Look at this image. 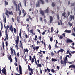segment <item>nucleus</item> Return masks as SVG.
<instances>
[{
    "mask_svg": "<svg viewBox=\"0 0 75 75\" xmlns=\"http://www.w3.org/2000/svg\"><path fill=\"white\" fill-rule=\"evenodd\" d=\"M29 18L30 20H32V18H31V16L30 15H28Z\"/></svg>",
    "mask_w": 75,
    "mask_h": 75,
    "instance_id": "obj_61",
    "label": "nucleus"
},
{
    "mask_svg": "<svg viewBox=\"0 0 75 75\" xmlns=\"http://www.w3.org/2000/svg\"><path fill=\"white\" fill-rule=\"evenodd\" d=\"M35 50L36 51H37V50H38V49H39V46H36L35 47Z\"/></svg>",
    "mask_w": 75,
    "mask_h": 75,
    "instance_id": "obj_34",
    "label": "nucleus"
},
{
    "mask_svg": "<svg viewBox=\"0 0 75 75\" xmlns=\"http://www.w3.org/2000/svg\"><path fill=\"white\" fill-rule=\"evenodd\" d=\"M60 52H63L64 51V50L62 49H61L60 50Z\"/></svg>",
    "mask_w": 75,
    "mask_h": 75,
    "instance_id": "obj_43",
    "label": "nucleus"
},
{
    "mask_svg": "<svg viewBox=\"0 0 75 75\" xmlns=\"http://www.w3.org/2000/svg\"><path fill=\"white\" fill-rule=\"evenodd\" d=\"M55 48H59V47L58 46H57V45H56V44H55Z\"/></svg>",
    "mask_w": 75,
    "mask_h": 75,
    "instance_id": "obj_49",
    "label": "nucleus"
},
{
    "mask_svg": "<svg viewBox=\"0 0 75 75\" xmlns=\"http://www.w3.org/2000/svg\"><path fill=\"white\" fill-rule=\"evenodd\" d=\"M5 35H6L7 40H8V35L7 33H5Z\"/></svg>",
    "mask_w": 75,
    "mask_h": 75,
    "instance_id": "obj_25",
    "label": "nucleus"
},
{
    "mask_svg": "<svg viewBox=\"0 0 75 75\" xmlns=\"http://www.w3.org/2000/svg\"><path fill=\"white\" fill-rule=\"evenodd\" d=\"M68 64H72V63H74V61H72V62H70L68 61Z\"/></svg>",
    "mask_w": 75,
    "mask_h": 75,
    "instance_id": "obj_32",
    "label": "nucleus"
},
{
    "mask_svg": "<svg viewBox=\"0 0 75 75\" xmlns=\"http://www.w3.org/2000/svg\"><path fill=\"white\" fill-rule=\"evenodd\" d=\"M66 42L67 43H71V42H73L72 40H70V39H68Z\"/></svg>",
    "mask_w": 75,
    "mask_h": 75,
    "instance_id": "obj_11",
    "label": "nucleus"
},
{
    "mask_svg": "<svg viewBox=\"0 0 75 75\" xmlns=\"http://www.w3.org/2000/svg\"><path fill=\"white\" fill-rule=\"evenodd\" d=\"M19 35L20 37V38H21L22 37H21V30L20 29V31L19 33Z\"/></svg>",
    "mask_w": 75,
    "mask_h": 75,
    "instance_id": "obj_18",
    "label": "nucleus"
},
{
    "mask_svg": "<svg viewBox=\"0 0 75 75\" xmlns=\"http://www.w3.org/2000/svg\"><path fill=\"white\" fill-rule=\"evenodd\" d=\"M34 62V58H33L31 60V62H32V63L33 64V63Z\"/></svg>",
    "mask_w": 75,
    "mask_h": 75,
    "instance_id": "obj_30",
    "label": "nucleus"
},
{
    "mask_svg": "<svg viewBox=\"0 0 75 75\" xmlns=\"http://www.w3.org/2000/svg\"><path fill=\"white\" fill-rule=\"evenodd\" d=\"M67 61H68V59H67V56H66L65 57V59H64V61H63L62 60L60 62V63L61 64H62L63 65H66L67 64Z\"/></svg>",
    "mask_w": 75,
    "mask_h": 75,
    "instance_id": "obj_1",
    "label": "nucleus"
},
{
    "mask_svg": "<svg viewBox=\"0 0 75 75\" xmlns=\"http://www.w3.org/2000/svg\"><path fill=\"white\" fill-rule=\"evenodd\" d=\"M29 18H27L26 21H29Z\"/></svg>",
    "mask_w": 75,
    "mask_h": 75,
    "instance_id": "obj_64",
    "label": "nucleus"
},
{
    "mask_svg": "<svg viewBox=\"0 0 75 75\" xmlns=\"http://www.w3.org/2000/svg\"><path fill=\"white\" fill-rule=\"evenodd\" d=\"M49 50H51V46L50 44L49 45Z\"/></svg>",
    "mask_w": 75,
    "mask_h": 75,
    "instance_id": "obj_37",
    "label": "nucleus"
},
{
    "mask_svg": "<svg viewBox=\"0 0 75 75\" xmlns=\"http://www.w3.org/2000/svg\"><path fill=\"white\" fill-rule=\"evenodd\" d=\"M17 40H15V41L16 42V44H18V43L19 42V39H20V37H19V36L18 35H17Z\"/></svg>",
    "mask_w": 75,
    "mask_h": 75,
    "instance_id": "obj_4",
    "label": "nucleus"
},
{
    "mask_svg": "<svg viewBox=\"0 0 75 75\" xmlns=\"http://www.w3.org/2000/svg\"><path fill=\"white\" fill-rule=\"evenodd\" d=\"M19 17H18V16L17 17V21L18 22V23H19Z\"/></svg>",
    "mask_w": 75,
    "mask_h": 75,
    "instance_id": "obj_36",
    "label": "nucleus"
},
{
    "mask_svg": "<svg viewBox=\"0 0 75 75\" xmlns=\"http://www.w3.org/2000/svg\"><path fill=\"white\" fill-rule=\"evenodd\" d=\"M29 60L31 61V56L30 55L29 56Z\"/></svg>",
    "mask_w": 75,
    "mask_h": 75,
    "instance_id": "obj_54",
    "label": "nucleus"
},
{
    "mask_svg": "<svg viewBox=\"0 0 75 75\" xmlns=\"http://www.w3.org/2000/svg\"><path fill=\"white\" fill-rule=\"evenodd\" d=\"M70 17L69 18V19H70V21H72V20H75V16L74 15H70Z\"/></svg>",
    "mask_w": 75,
    "mask_h": 75,
    "instance_id": "obj_5",
    "label": "nucleus"
},
{
    "mask_svg": "<svg viewBox=\"0 0 75 75\" xmlns=\"http://www.w3.org/2000/svg\"><path fill=\"white\" fill-rule=\"evenodd\" d=\"M18 9L19 11V16H20V15H21V10H20V9L19 8H18Z\"/></svg>",
    "mask_w": 75,
    "mask_h": 75,
    "instance_id": "obj_42",
    "label": "nucleus"
},
{
    "mask_svg": "<svg viewBox=\"0 0 75 75\" xmlns=\"http://www.w3.org/2000/svg\"><path fill=\"white\" fill-rule=\"evenodd\" d=\"M4 15L3 16V18H4V23H6V16L4 18Z\"/></svg>",
    "mask_w": 75,
    "mask_h": 75,
    "instance_id": "obj_16",
    "label": "nucleus"
},
{
    "mask_svg": "<svg viewBox=\"0 0 75 75\" xmlns=\"http://www.w3.org/2000/svg\"><path fill=\"white\" fill-rule=\"evenodd\" d=\"M57 19H58V20L59 19V14H57Z\"/></svg>",
    "mask_w": 75,
    "mask_h": 75,
    "instance_id": "obj_53",
    "label": "nucleus"
},
{
    "mask_svg": "<svg viewBox=\"0 0 75 75\" xmlns=\"http://www.w3.org/2000/svg\"><path fill=\"white\" fill-rule=\"evenodd\" d=\"M71 6H75V3L74 2L73 3H71Z\"/></svg>",
    "mask_w": 75,
    "mask_h": 75,
    "instance_id": "obj_28",
    "label": "nucleus"
},
{
    "mask_svg": "<svg viewBox=\"0 0 75 75\" xmlns=\"http://www.w3.org/2000/svg\"><path fill=\"white\" fill-rule=\"evenodd\" d=\"M68 24H69L70 27H71V26H72V25H73L72 23H71V22H70V21L68 23Z\"/></svg>",
    "mask_w": 75,
    "mask_h": 75,
    "instance_id": "obj_24",
    "label": "nucleus"
},
{
    "mask_svg": "<svg viewBox=\"0 0 75 75\" xmlns=\"http://www.w3.org/2000/svg\"><path fill=\"white\" fill-rule=\"evenodd\" d=\"M38 39L40 40H41V36H39Z\"/></svg>",
    "mask_w": 75,
    "mask_h": 75,
    "instance_id": "obj_57",
    "label": "nucleus"
},
{
    "mask_svg": "<svg viewBox=\"0 0 75 75\" xmlns=\"http://www.w3.org/2000/svg\"><path fill=\"white\" fill-rule=\"evenodd\" d=\"M53 31H54V28L53 27L51 28V32L52 33H53Z\"/></svg>",
    "mask_w": 75,
    "mask_h": 75,
    "instance_id": "obj_31",
    "label": "nucleus"
},
{
    "mask_svg": "<svg viewBox=\"0 0 75 75\" xmlns=\"http://www.w3.org/2000/svg\"><path fill=\"white\" fill-rule=\"evenodd\" d=\"M11 31L12 32V33H13V26L12 25L11 26Z\"/></svg>",
    "mask_w": 75,
    "mask_h": 75,
    "instance_id": "obj_48",
    "label": "nucleus"
},
{
    "mask_svg": "<svg viewBox=\"0 0 75 75\" xmlns=\"http://www.w3.org/2000/svg\"><path fill=\"white\" fill-rule=\"evenodd\" d=\"M8 29V28H6V31H5V34H7V30Z\"/></svg>",
    "mask_w": 75,
    "mask_h": 75,
    "instance_id": "obj_41",
    "label": "nucleus"
},
{
    "mask_svg": "<svg viewBox=\"0 0 75 75\" xmlns=\"http://www.w3.org/2000/svg\"><path fill=\"white\" fill-rule=\"evenodd\" d=\"M28 35H27V34H26L25 37L26 38H28Z\"/></svg>",
    "mask_w": 75,
    "mask_h": 75,
    "instance_id": "obj_58",
    "label": "nucleus"
},
{
    "mask_svg": "<svg viewBox=\"0 0 75 75\" xmlns=\"http://www.w3.org/2000/svg\"><path fill=\"white\" fill-rule=\"evenodd\" d=\"M19 46H20V48H21L23 49V45H20Z\"/></svg>",
    "mask_w": 75,
    "mask_h": 75,
    "instance_id": "obj_45",
    "label": "nucleus"
},
{
    "mask_svg": "<svg viewBox=\"0 0 75 75\" xmlns=\"http://www.w3.org/2000/svg\"><path fill=\"white\" fill-rule=\"evenodd\" d=\"M15 48L16 47L17 49H18V45H17V44L15 46Z\"/></svg>",
    "mask_w": 75,
    "mask_h": 75,
    "instance_id": "obj_62",
    "label": "nucleus"
},
{
    "mask_svg": "<svg viewBox=\"0 0 75 75\" xmlns=\"http://www.w3.org/2000/svg\"><path fill=\"white\" fill-rule=\"evenodd\" d=\"M71 30H66L64 32H65L66 33H71Z\"/></svg>",
    "mask_w": 75,
    "mask_h": 75,
    "instance_id": "obj_15",
    "label": "nucleus"
},
{
    "mask_svg": "<svg viewBox=\"0 0 75 75\" xmlns=\"http://www.w3.org/2000/svg\"><path fill=\"white\" fill-rule=\"evenodd\" d=\"M51 71L52 72H53V73H55V70L53 69H51Z\"/></svg>",
    "mask_w": 75,
    "mask_h": 75,
    "instance_id": "obj_27",
    "label": "nucleus"
},
{
    "mask_svg": "<svg viewBox=\"0 0 75 75\" xmlns=\"http://www.w3.org/2000/svg\"><path fill=\"white\" fill-rule=\"evenodd\" d=\"M15 61L16 62H17V57H15Z\"/></svg>",
    "mask_w": 75,
    "mask_h": 75,
    "instance_id": "obj_50",
    "label": "nucleus"
},
{
    "mask_svg": "<svg viewBox=\"0 0 75 75\" xmlns=\"http://www.w3.org/2000/svg\"><path fill=\"white\" fill-rule=\"evenodd\" d=\"M46 13H47L48 14L49 13V7H47V8L45 10Z\"/></svg>",
    "mask_w": 75,
    "mask_h": 75,
    "instance_id": "obj_13",
    "label": "nucleus"
},
{
    "mask_svg": "<svg viewBox=\"0 0 75 75\" xmlns=\"http://www.w3.org/2000/svg\"><path fill=\"white\" fill-rule=\"evenodd\" d=\"M2 45L3 49H4V42H2Z\"/></svg>",
    "mask_w": 75,
    "mask_h": 75,
    "instance_id": "obj_33",
    "label": "nucleus"
},
{
    "mask_svg": "<svg viewBox=\"0 0 75 75\" xmlns=\"http://www.w3.org/2000/svg\"><path fill=\"white\" fill-rule=\"evenodd\" d=\"M29 32L30 33H31L33 35L34 34V31H33V29H32L31 30H30Z\"/></svg>",
    "mask_w": 75,
    "mask_h": 75,
    "instance_id": "obj_21",
    "label": "nucleus"
},
{
    "mask_svg": "<svg viewBox=\"0 0 75 75\" xmlns=\"http://www.w3.org/2000/svg\"><path fill=\"white\" fill-rule=\"evenodd\" d=\"M12 21H13V22H14V19L13 18H12Z\"/></svg>",
    "mask_w": 75,
    "mask_h": 75,
    "instance_id": "obj_60",
    "label": "nucleus"
},
{
    "mask_svg": "<svg viewBox=\"0 0 75 75\" xmlns=\"http://www.w3.org/2000/svg\"><path fill=\"white\" fill-rule=\"evenodd\" d=\"M5 44L6 46V48H7V49H8V48L7 47L8 46V43L6 41L5 42Z\"/></svg>",
    "mask_w": 75,
    "mask_h": 75,
    "instance_id": "obj_26",
    "label": "nucleus"
},
{
    "mask_svg": "<svg viewBox=\"0 0 75 75\" xmlns=\"http://www.w3.org/2000/svg\"><path fill=\"white\" fill-rule=\"evenodd\" d=\"M41 52H43V54H45V51H42L41 50H40V52H38V54H42Z\"/></svg>",
    "mask_w": 75,
    "mask_h": 75,
    "instance_id": "obj_14",
    "label": "nucleus"
},
{
    "mask_svg": "<svg viewBox=\"0 0 75 75\" xmlns=\"http://www.w3.org/2000/svg\"><path fill=\"white\" fill-rule=\"evenodd\" d=\"M65 14H66V13H65V12H64L62 14V16H64L65 15Z\"/></svg>",
    "mask_w": 75,
    "mask_h": 75,
    "instance_id": "obj_40",
    "label": "nucleus"
},
{
    "mask_svg": "<svg viewBox=\"0 0 75 75\" xmlns=\"http://www.w3.org/2000/svg\"><path fill=\"white\" fill-rule=\"evenodd\" d=\"M19 73L20 74H22V68L20 65H19Z\"/></svg>",
    "mask_w": 75,
    "mask_h": 75,
    "instance_id": "obj_9",
    "label": "nucleus"
},
{
    "mask_svg": "<svg viewBox=\"0 0 75 75\" xmlns=\"http://www.w3.org/2000/svg\"><path fill=\"white\" fill-rule=\"evenodd\" d=\"M22 13L23 14V17H25V16H26V14H27V12L24 11V10L23 9L22 10Z\"/></svg>",
    "mask_w": 75,
    "mask_h": 75,
    "instance_id": "obj_6",
    "label": "nucleus"
},
{
    "mask_svg": "<svg viewBox=\"0 0 75 75\" xmlns=\"http://www.w3.org/2000/svg\"><path fill=\"white\" fill-rule=\"evenodd\" d=\"M41 2V3L43 5L44 4V1L43 0H39Z\"/></svg>",
    "mask_w": 75,
    "mask_h": 75,
    "instance_id": "obj_23",
    "label": "nucleus"
},
{
    "mask_svg": "<svg viewBox=\"0 0 75 75\" xmlns=\"http://www.w3.org/2000/svg\"><path fill=\"white\" fill-rule=\"evenodd\" d=\"M50 21L49 23L50 24H52V22L53 21V17L52 16H50Z\"/></svg>",
    "mask_w": 75,
    "mask_h": 75,
    "instance_id": "obj_8",
    "label": "nucleus"
},
{
    "mask_svg": "<svg viewBox=\"0 0 75 75\" xmlns=\"http://www.w3.org/2000/svg\"><path fill=\"white\" fill-rule=\"evenodd\" d=\"M63 38V36L62 35H61L60 36L59 38L60 40H62Z\"/></svg>",
    "mask_w": 75,
    "mask_h": 75,
    "instance_id": "obj_44",
    "label": "nucleus"
},
{
    "mask_svg": "<svg viewBox=\"0 0 75 75\" xmlns=\"http://www.w3.org/2000/svg\"><path fill=\"white\" fill-rule=\"evenodd\" d=\"M28 68L29 71H30H30L31 72V73H30V72H29V75H32V74H33V69H32V68H30V67L28 64Z\"/></svg>",
    "mask_w": 75,
    "mask_h": 75,
    "instance_id": "obj_3",
    "label": "nucleus"
},
{
    "mask_svg": "<svg viewBox=\"0 0 75 75\" xmlns=\"http://www.w3.org/2000/svg\"><path fill=\"white\" fill-rule=\"evenodd\" d=\"M16 70L18 72H19V71L18 70V67L16 68Z\"/></svg>",
    "mask_w": 75,
    "mask_h": 75,
    "instance_id": "obj_59",
    "label": "nucleus"
},
{
    "mask_svg": "<svg viewBox=\"0 0 75 75\" xmlns=\"http://www.w3.org/2000/svg\"><path fill=\"white\" fill-rule=\"evenodd\" d=\"M36 7H40V1H38L36 3Z\"/></svg>",
    "mask_w": 75,
    "mask_h": 75,
    "instance_id": "obj_12",
    "label": "nucleus"
},
{
    "mask_svg": "<svg viewBox=\"0 0 75 75\" xmlns=\"http://www.w3.org/2000/svg\"><path fill=\"white\" fill-rule=\"evenodd\" d=\"M1 71L2 73H3L4 74L6 75V69H5V67Z\"/></svg>",
    "mask_w": 75,
    "mask_h": 75,
    "instance_id": "obj_7",
    "label": "nucleus"
},
{
    "mask_svg": "<svg viewBox=\"0 0 75 75\" xmlns=\"http://www.w3.org/2000/svg\"><path fill=\"white\" fill-rule=\"evenodd\" d=\"M62 35H63V37H65V33H64L62 34Z\"/></svg>",
    "mask_w": 75,
    "mask_h": 75,
    "instance_id": "obj_56",
    "label": "nucleus"
},
{
    "mask_svg": "<svg viewBox=\"0 0 75 75\" xmlns=\"http://www.w3.org/2000/svg\"><path fill=\"white\" fill-rule=\"evenodd\" d=\"M72 34L71 35H73V36H74V37H75V33H74V32H72Z\"/></svg>",
    "mask_w": 75,
    "mask_h": 75,
    "instance_id": "obj_55",
    "label": "nucleus"
},
{
    "mask_svg": "<svg viewBox=\"0 0 75 75\" xmlns=\"http://www.w3.org/2000/svg\"><path fill=\"white\" fill-rule=\"evenodd\" d=\"M9 60L11 58V55H10V56L8 57Z\"/></svg>",
    "mask_w": 75,
    "mask_h": 75,
    "instance_id": "obj_38",
    "label": "nucleus"
},
{
    "mask_svg": "<svg viewBox=\"0 0 75 75\" xmlns=\"http://www.w3.org/2000/svg\"><path fill=\"white\" fill-rule=\"evenodd\" d=\"M17 56L18 57H19V52H18L17 54Z\"/></svg>",
    "mask_w": 75,
    "mask_h": 75,
    "instance_id": "obj_63",
    "label": "nucleus"
},
{
    "mask_svg": "<svg viewBox=\"0 0 75 75\" xmlns=\"http://www.w3.org/2000/svg\"><path fill=\"white\" fill-rule=\"evenodd\" d=\"M54 53H53V52H51V55L52 56H54Z\"/></svg>",
    "mask_w": 75,
    "mask_h": 75,
    "instance_id": "obj_51",
    "label": "nucleus"
},
{
    "mask_svg": "<svg viewBox=\"0 0 75 75\" xmlns=\"http://www.w3.org/2000/svg\"><path fill=\"white\" fill-rule=\"evenodd\" d=\"M11 14L12 16L13 15V11H11V13L10 11H9L8 10H6V11L5 12V14L7 16V18H9V15H11ZM9 14V15H8Z\"/></svg>",
    "mask_w": 75,
    "mask_h": 75,
    "instance_id": "obj_2",
    "label": "nucleus"
},
{
    "mask_svg": "<svg viewBox=\"0 0 75 75\" xmlns=\"http://www.w3.org/2000/svg\"><path fill=\"white\" fill-rule=\"evenodd\" d=\"M24 52H25V55L24 58H26L27 56H26V55H25V52H27V53H28V49H27V48L26 49H24Z\"/></svg>",
    "mask_w": 75,
    "mask_h": 75,
    "instance_id": "obj_10",
    "label": "nucleus"
},
{
    "mask_svg": "<svg viewBox=\"0 0 75 75\" xmlns=\"http://www.w3.org/2000/svg\"><path fill=\"white\" fill-rule=\"evenodd\" d=\"M1 56L2 57H3L4 55V52H1Z\"/></svg>",
    "mask_w": 75,
    "mask_h": 75,
    "instance_id": "obj_39",
    "label": "nucleus"
},
{
    "mask_svg": "<svg viewBox=\"0 0 75 75\" xmlns=\"http://www.w3.org/2000/svg\"><path fill=\"white\" fill-rule=\"evenodd\" d=\"M51 5L53 7H55V6L56 5V4H55L54 2H52V3Z\"/></svg>",
    "mask_w": 75,
    "mask_h": 75,
    "instance_id": "obj_17",
    "label": "nucleus"
},
{
    "mask_svg": "<svg viewBox=\"0 0 75 75\" xmlns=\"http://www.w3.org/2000/svg\"><path fill=\"white\" fill-rule=\"evenodd\" d=\"M52 62H53V61L55 62V61H57V60L56 59H55L53 58L52 59Z\"/></svg>",
    "mask_w": 75,
    "mask_h": 75,
    "instance_id": "obj_22",
    "label": "nucleus"
},
{
    "mask_svg": "<svg viewBox=\"0 0 75 75\" xmlns=\"http://www.w3.org/2000/svg\"><path fill=\"white\" fill-rule=\"evenodd\" d=\"M37 68H38V67H42V65L41 64H37Z\"/></svg>",
    "mask_w": 75,
    "mask_h": 75,
    "instance_id": "obj_20",
    "label": "nucleus"
},
{
    "mask_svg": "<svg viewBox=\"0 0 75 75\" xmlns=\"http://www.w3.org/2000/svg\"><path fill=\"white\" fill-rule=\"evenodd\" d=\"M50 41H51V42H52V41H53V38H52V37L50 38Z\"/></svg>",
    "mask_w": 75,
    "mask_h": 75,
    "instance_id": "obj_46",
    "label": "nucleus"
},
{
    "mask_svg": "<svg viewBox=\"0 0 75 75\" xmlns=\"http://www.w3.org/2000/svg\"><path fill=\"white\" fill-rule=\"evenodd\" d=\"M1 24V30H2L3 29V24L2 23V22H0Z\"/></svg>",
    "mask_w": 75,
    "mask_h": 75,
    "instance_id": "obj_47",
    "label": "nucleus"
},
{
    "mask_svg": "<svg viewBox=\"0 0 75 75\" xmlns=\"http://www.w3.org/2000/svg\"><path fill=\"white\" fill-rule=\"evenodd\" d=\"M4 2L6 5H8V2H7L6 1H5Z\"/></svg>",
    "mask_w": 75,
    "mask_h": 75,
    "instance_id": "obj_35",
    "label": "nucleus"
},
{
    "mask_svg": "<svg viewBox=\"0 0 75 75\" xmlns=\"http://www.w3.org/2000/svg\"><path fill=\"white\" fill-rule=\"evenodd\" d=\"M32 48L33 49L34 51H35V47H34V45H32Z\"/></svg>",
    "mask_w": 75,
    "mask_h": 75,
    "instance_id": "obj_29",
    "label": "nucleus"
},
{
    "mask_svg": "<svg viewBox=\"0 0 75 75\" xmlns=\"http://www.w3.org/2000/svg\"><path fill=\"white\" fill-rule=\"evenodd\" d=\"M13 30H14V33H16V28H14Z\"/></svg>",
    "mask_w": 75,
    "mask_h": 75,
    "instance_id": "obj_52",
    "label": "nucleus"
},
{
    "mask_svg": "<svg viewBox=\"0 0 75 75\" xmlns=\"http://www.w3.org/2000/svg\"><path fill=\"white\" fill-rule=\"evenodd\" d=\"M40 14H41L42 16H44V12L43 11H40Z\"/></svg>",
    "mask_w": 75,
    "mask_h": 75,
    "instance_id": "obj_19",
    "label": "nucleus"
}]
</instances>
